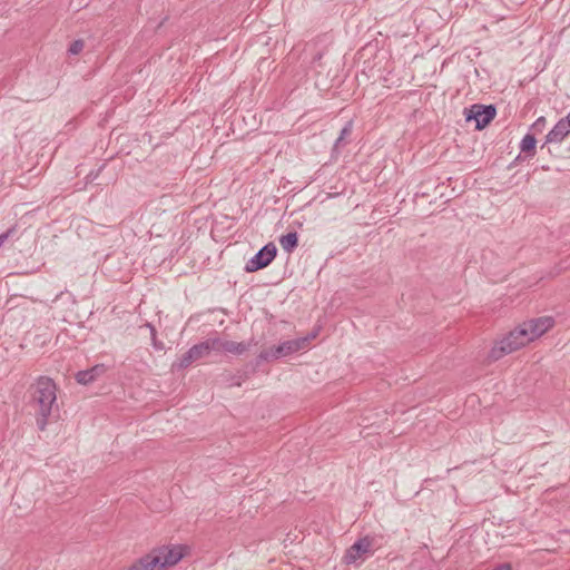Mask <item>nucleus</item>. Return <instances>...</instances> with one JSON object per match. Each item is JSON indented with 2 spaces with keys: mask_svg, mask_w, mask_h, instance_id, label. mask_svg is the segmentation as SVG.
<instances>
[{
  "mask_svg": "<svg viewBox=\"0 0 570 570\" xmlns=\"http://www.w3.org/2000/svg\"><path fill=\"white\" fill-rule=\"evenodd\" d=\"M31 406L35 410L36 424L43 431L48 423L59 416L57 386L48 376H40L30 387Z\"/></svg>",
  "mask_w": 570,
  "mask_h": 570,
  "instance_id": "f257e3e1",
  "label": "nucleus"
},
{
  "mask_svg": "<svg viewBox=\"0 0 570 570\" xmlns=\"http://www.w3.org/2000/svg\"><path fill=\"white\" fill-rule=\"evenodd\" d=\"M529 338L525 331L522 330L521 325L509 332L500 342H498L490 351L489 357L493 361H498L505 354H510L524 345H527Z\"/></svg>",
  "mask_w": 570,
  "mask_h": 570,
  "instance_id": "f03ea898",
  "label": "nucleus"
},
{
  "mask_svg": "<svg viewBox=\"0 0 570 570\" xmlns=\"http://www.w3.org/2000/svg\"><path fill=\"white\" fill-rule=\"evenodd\" d=\"M277 248L274 243L263 246L245 265V272L254 273L267 267L276 257Z\"/></svg>",
  "mask_w": 570,
  "mask_h": 570,
  "instance_id": "7ed1b4c3",
  "label": "nucleus"
},
{
  "mask_svg": "<svg viewBox=\"0 0 570 570\" xmlns=\"http://www.w3.org/2000/svg\"><path fill=\"white\" fill-rule=\"evenodd\" d=\"M497 110L492 105H473L470 109H465V120H475L476 129H483L487 127L495 117Z\"/></svg>",
  "mask_w": 570,
  "mask_h": 570,
  "instance_id": "20e7f679",
  "label": "nucleus"
},
{
  "mask_svg": "<svg viewBox=\"0 0 570 570\" xmlns=\"http://www.w3.org/2000/svg\"><path fill=\"white\" fill-rule=\"evenodd\" d=\"M553 325L554 318L552 316H540L523 322L521 327L525 331L529 342H532L547 333Z\"/></svg>",
  "mask_w": 570,
  "mask_h": 570,
  "instance_id": "39448f33",
  "label": "nucleus"
},
{
  "mask_svg": "<svg viewBox=\"0 0 570 570\" xmlns=\"http://www.w3.org/2000/svg\"><path fill=\"white\" fill-rule=\"evenodd\" d=\"M373 540L368 537L358 539L352 544L344 554V562L346 564L356 563L358 560H364L371 554Z\"/></svg>",
  "mask_w": 570,
  "mask_h": 570,
  "instance_id": "423d86ee",
  "label": "nucleus"
},
{
  "mask_svg": "<svg viewBox=\"0 0 570 570\" xmlns=\"http://www.w3.org/2000/svg\"><path fill=\"white\" fill-rule=\"evenodd\" d=\"M208 355L207 346L200 342L193 345L186 353H184L178 360H176L171 367L174 371L185 370L190 366L194 362Z\"/></svg>",
  "mask_w": 570,
  "mask_h": 570,
  "instance_id": "0eeeda50",
  "label": "nucleus"
},
{
  "mask_svg": "<svg viewBox=\"0 0 570 570\" xmlns=\"http://www.w3.org/2000/svg\"><path fill=\"white\" fill-rule=\"evenodd\" d=\"M157 550L165 568L177 564L184 557V548L181 546H163L157 548Z\"/></svg>",
  "mask_w": 570,
  "mask_h": 570,
  "instance_id": "6e6552de",
  "label": "nucleus"
},
{
  "mask_svg": "<svg viewBox=\"0 0 570 570\" xmlns=\"http://www.w3.org/2000/svg\"><path fill=\"white\" fill-rule=\"evenodd\" d=\"M309 337H301L296 340H288L279 345L275 346V352L278 354V357L291 355L299 350H303L307 346Z\"/></svg>",
  "mask_w": 570,
  "mask_h": 570,
  "instance_id": "1a4fd4ad",
  "label": "nucleus"
},
{
  "mask_svg": "<svg viewBox=\"0 0 570 570\" xmlns=\"http://www.w3.org/2000/svg\"><path fill=\"white\" fill-rule=\"evenodd\" d=\"M569 134L570 128L560 119L546 136V142L541 148H544L547 144H560Z\"/></svg>",
  "mask_w": 570,
  "mask_h": 570,
  "instance_id": "9d476101",
  "label": "nucleus"
},
{
  "mask_svg": "<svg viewBox=\"0 0 570 570\" xmlns=\"http://www.w3.org/2000/svg\"><path fill=\"white\" fill-rule=\"evenodd\" d=\"M104 372H105L104 365H95L91 368H88L85 371H79L76 374V381L79 384L87 385V384H90L94 381H96L97 377L100 376Z\"/></svg>",
  "mask_w": 570,
  "mask_h": 570,
  "instance_id": "9b49d317",
  "label": "nucleus"
},
{
  "mask_svg": "<svg viewBox=\"0 0 570 570\" xmlns=\"http://www.w3.org/2000/svg\"><path fill=\"white\" fill-rule=\"evenodd\" d=\"M144 564L146 570H163L165 566H163V560L157 549H154L149 553L139 558Z\"/></svg>",
  "mask_w": 570,
  "mask_h": 570,
  "instance_id": "f8f14e48",
  "label": "nucleus"
},
{
  "mask_svg": "<svg viewBox=\"0 0 570 570\" xmlns=\"http://www.w3.org/2000/svg\"><path fill=\"white\" fill-rule=\"evenodd\" d=\"M279 244L284 252L291 254L298 246V235L296 232H289L279 237Z\"/></svg>",
  "mask_w": 570,
  "mask_h": 570,
  "instance_id": "ddd939ff",
  "label": "nucleus"
},
{
  "mask_svg": "<svg viewBox=\"0 0 570 570\" xmlns=\"http://www.w3.org/2000/svg\"><path fill=\"white\" fill-rule=\"evenodd\" d=\"M250 344L245 342H234V341H226L224 351L227 353L240 355L248 351Z\"/></svg>",
  "mask_w": 570,
  "mask_h": 570,
  "instance_id": "4468645a",
  "label": "nucleus"
},
{
  "mask_svg": "<svg viewBox=\"0 0 570 570\" xmlns=\"http://www.w3.org/2000/svg\"><path fill=\"white\" fill-rule=\"evenodd\" d=\"M535 144H537V140H535L534 135L527 134L520 142V149L522 153L533 156L535 153Z\"/></svg>",
  "mask_w": 570,
  "mask_h": 570,
  "instance_id": "2eb2a0df",
  "label": "nucleus"
},
{
  "mask_svg": "<svg viewBox=\"0 0 570 570\" xmlns=\"http://www.w3.org/2000/svg\"><path fill=\"white\" fill-rule=\"evenodd\" d=\"M351 132H352V122H351V121H348V122H347V124L342 128V130H341V132H340L338 138L335 140V144H334V147H333V149H334L335 151H338V150H340V148L346 144V141H345V140H346V138L351 135Z\"/></svg>",
  "mask_w": 570,
  "mask_h": 570,
  "instance_id": "dca6fc26",
  "label": "nucleus"
},
{
  "mask_svg": "<svg viewBox=\"0 0 570 570\" xmlns=\"http://www.w3.org/2000/svg\"><path fill=\"white\" fill-rule=\"evenodd\" d=\"M225 342L226 341H223L219 337H210L202 343L204 346H207V352L209 354L212 351H224Z\"/></svg>",
  "mask_w": 570,
  "mask_h": 570,
  "instance_id": "f3484780",
  "label": "nucleus"
},
{
  "mask_svg": "<svg viewBox=\"0 0 570 570\" xmlns=\"http://www.w3.org/2000/svg\"><path fill=\"white\" fill-rule=\"evenodd\" d=\"M547 126V119L546 117L541 116L539 117L531 126V129L534 131V134H541Z\"/></svg>",
  "mask_w": 570,
  "mask_h": 570,
  "instance_id": "a211bd4d",
  "label": "nucleus"
},
{
  "mask_svg": "<svg viewBox=\"0 0 570 570\" xmlns=\"http://www.w3.org/2000/svg\"><path fill=\"white\" fill-rule=\"evenodd\" d=\"M273 358H275V360L279 358L278 354H276V352H275V347H273L271 350H264L258 354V361H269Z\"/></svg>",
  "mask_w": 570,
  "mask_h": 570,
  "instance_id": "6ab92c4d",
  "label": "nucleus"
},
{
  "mask_svg": "<svg viewBox=\"0 0 570 570\" xmlns=\"http://www.w3.org/2000/svg\"><path fill=\"white\" fill-rule=\"evenodd\" d=\"M18 230L13 227V228H10L8 229L6 233H2V245L10 240V239H13L16 237L17 240H20V238L22 237V234L21 235H18Z\"/></svg>",
  "mask_w": 570,
  "mask_h": 570,
  "instance_id": "aec40b11",
  "label": "nucleus"
},
{
  "mask_svg": "<svg viewBox=\"0 0 570 570\" xmlns=\"http://www.w3.org/2000/svg\"><path fill=\"white\" fill-rule=\"evenodd\" d=\"M83 41L78 39L71 42L69 46L68 52L70 55H78L83 49Z\"/></svg>",
  "mask_w": 570,
  "mask_h": 570,
  "instance_id": "412c9836",
  "label": "nucleus"
},
{
  "mask_svg": "<svg viewBox=\"0 0 570 570\" xmlns=\"http://www.w3.org/2000/svg\"><path fill=\"white\" fill-rule=\"evenodd\" d=\"M128 570H146L144 568V564L142 562L140 561V559H138L136 562H134L129 568Z\"/></svg>",
  "mask_w": 570,
  "mask_h": 570,
  "instance_id": "4be33fe9",
  "label": "nucleus"
},
{
  "mask_svg": "<svg viewBox=\"0 0 570 570\" xmlns=\"http://www.w3.org/2000/svg\"><path fill=\"white\" fill-rule=\"evenodd\" d=\"M493 570H512V568L510 563L505 562L497 566Z\"/></svg>",
  "mask_w": 570,
  "mask_h": 570,
  "instance_id": "5701e85b",
  "label": "nucleus"
},
{
  "mask_svg": "<svg viewBox=\"0 0 570 570\" xmlns=\"http://www.w3.org/2000/svg\"><path fill=\"white\" fill-rule=\"evenodd\" d=\"M561 119H562L563 122H566V126L568 128H570V112L566 117H563Z\"/></svg>",
  "mask_w": 570,
  "mask_h": 570,
  "instance_id": "b1692460",
  "label": "nucleus"
}]
</instances>
